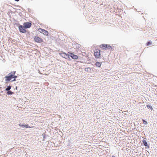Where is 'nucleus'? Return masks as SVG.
<instances>
[{"label": "nucleus", "mask_w": 157, "mask_h": 157, "mask_svg": "<svg viewBox=\"0 0 157 157\" xmlns=\"http://www.w3.org/2000/svg\"><path fill=\"white\" fill-rule=\"evenodd\" d=\"M11 88V86H8V87L6 89V90L9 91V90Z\"/></svg>", "instance_id": "obj_15"}, {"label": "nucleus", "mask_w": 157, "mask_h": 157, "mask_svg": "<svg viewBox=\"0 0 157 157\" xmlns=\"http://www.w3.org/2000/svg\"><path fill=\"white\" fill-rule=\"evenodd\" d=\"M34 40L37 43H40L43 41V39L37 36H35L34 37Z\"/></svg>", "instance_id": "obj_2"}, {"label": "nucleus", "mask_w": 157, "mask_h": 157, "mask_svg": "<svg viewBox=\"0 0 157 157\" xmlns=\"http://www.w3.org/2000/svg\"><path fill=\"white\" fill-rule=\"evenodd\" d=\"M100 47L101 48L103 49H110L111 48V47L109 45L102 44L100 46Z\"/></svg>", "instance_id": "obj_1"}, {"label": "nucleus", "mask_w": 157, "mask_h": 157, "mask_svg": "<svg viewBox=\"0 0 157 157\" xmlns=\"http://www.w3.org/2000/svg\"><path fill=\"white\" fill-rule=\"evenodd\" d=\"M19 29L20 32L22 33H25L26 32V31L25 29V28L24 27V26L20 25L19 27Z\"/></svg>", "instance_id": "obj_5"}, {"label": "nucleus", "mask_w": 157, "mask_h": 157, "mask_svg": "<svg viewBox=\"0 0 157 157\" xmlns=\"http://www.w3.org/2000/svg\"><path fill=\"white\" fill-rule=\"evenodd\" d=\"M7 94L8 95H10V94H13V92H12V91H8L7 93Z\"/></svg>", "instance_id": "obj_12"}, {"label": "nucleus", "mask_w": 157, "mask_h": 157, "mask_svg": "<svg viewBox=\"0 0 157 157\" xmlns=\"http://www.w3.org/2000/svg\"><path fill=\"white\" fill-rule=\"evenodd\" d=\"M143 142L144 144V145L145 146H147V142L145 140H143Z\"/></svg>", "instance_id": "obj_16"}, {"label": "nucleus", "mask_w": 157, "mask_h": 157, "mask_svg": "<svg viewBox=\"0 0 157 157\" xmlns=\"http://www.w3.org/2000/svg\"><path fill=\"white\" fill-rule=\"evenodd\" d=\"M142 121H143V123L144 124H147V121H146L144 120H143Z\"/></svg>", "instance_id": "obj_17"}, {"label": "nucleus", "mask_w": 157, "mask_h": 157, "mask_svg": "<svg viewBox=\"0 0 157 157\" xmlns=\"http://www.w3.org/2000/svg\"><path fill=\"white\" fill-rule=\"evenodd\" d=\"M19 126H22V127H23L24 126V125H22V124H19Z\"/></svg>", "instance_id": "obj_18"}, {"label": "nucleus", "mask_w": 157, "mask_h": 157, "mask_svg": "<svg viewBox=\"0 0 157 157\" xmlns=\"http://www.w3.org/2000/svg\"><path fill=\"white\" fill-rule=\"evenodd\" d=\"M15 1H17V2H18L19 1V0H15Z\"/></svg>", "instance_id": "obj_20"}, {"label": "nucleus", "mask_w": 157, "mask_h": 157, "mask_svg": "<svg viewBox=\"0 0 157 157\" xmlns=\"http://www.w3.org/2000/svg\"><path fill=\"white\" fill-rule=\"evenodd\" d=\"M152 44V42L151 41H148L146 43V45L147 46L151 45Z\"/></svg>", "instance_id": "obj_13"}, {"label": "nucleus", "mask_w": 157, "mask_h": 157, "mask_svg": "<svg viewBox=\"0 0 157 157\" xmlns=\"http://www.w3.org/2000/svg\"><path fill=\"white\" fill-rule=\"evenodd\" d=\"M59 55L62 56L63 57L65 58V59L67 58V57L68 56V53L67 54L65 53L64 52H61V53H59Z\"/></svg>", "instance_id": "obj_9"}, {"label": "nucleus", "mask_w": 157, "mask_h": 157, "mask_svg": "<svg viewBox=\"0 0 157 157\" xmlns=\"http://www.w3.org/2000/svg\"><path fill=\"white\" fill-rule=\"evenodd\" d=\"M16 73L15 71H13L12 72H11L12 75L13 76H12V78H16L17 77V76L14 75Z\"/></svg>", "instance_id": "obj_10"}, {"label": "nucleus", "mask_w": 157, "mask_h": 157, "mask_svg": "<svg viewBox=\"0 0 157 157\" xmlns=\"http://www.w3.org/2000/svg\"><path fill=\"white\" fill-rule=\"evenodd\" d=\"M24 126L26 128H33L34 127L33 126H32V127H30L29 126L28 124L25 125H24Z\"/></svg>", "instance_id": "obj_14"}, {"label": "nucleus", "mask_w": 157, "mask_h": 157, "mask_svg": "<svg viewBox=\"0 0 157 157\" xmlns=\"http://www.w3.org/2000/svg\"><path fill=\"white\" fill-rule=\"evenodd\" d=\"M38 30H39V31L40 32V33L43 34L44 35H46V36L48 35V32L47 31L45 30L44 29H41L40 28L38 29Z\"/></svg>", "instance_id": "obj_6"}, {"label": "nucleus", "mask_w": 157, "mask_h": 157, "mask_svg": "<svg viewBox=\"0 0 157 157\" xmlns=\"http://www.w3.org/2000/svg\"><path fill=\"white\" fill-rule=\"evenodd\" d=\"M101 63L99 62H96L95 63V65L98 67H100L101 65Z\"/></svg>", "instance_id": "obj_11"}, {"label": "nucleus", "mask_w": 157, "mask_h": 157, "mask_svg": "<svg viewBox=\"0 0 157 157\" xmlns=\"http://www.w3.org/2000/svg\"><path fill=\"white\" fill-rule=\"evenodd\" d=\"M68 56H70L72 59H77L78 58V57L77 56L71 52H68Z\"/></svg>", "instance_id": "obj_3"}, {"label": "nucleus", "mask_w": 157, "mask_h": 157, "mask_svg": "<svg viewBox=\"0 0 157 157\" xmlns=\"http://www.w3.org/2000/svg\"><path fill=\"white\" fill-rule=\"evenodd\" d=\"M100 50H96V51L94 52V56L95 58H98L100 56Z\"/></svg>", "instance_id": "obj_7"}, {"label": "nucleus", "mask_w": 157, "mask_h": 157, "mask_svg": "<svg viewBox=\"0 0 157 157\" xmlns=\"http://www.w3.org/2000/svg\"><path fill=\"white\" fill-rule=\"evenodd\" d=\"M16 81L15 78H14V79L13 80H12V81Z\"/></svg>", "instance_id": "obj_19"}, {"label": "nucleus", "mask_w": 157, "mask_h": 157, "mask_svg": "<svg viewBox=\"0 0 157 157\" xmlns=\"http://www.w3.org/2000/svg\"><path fill=\"white\" fill-rule=\"evenodd\" d=\"M9 76H6L5 77V81L6 82L10 81L12 78V76H13L12 75L11 72L9 74Z\"/></svg>", "instance_id": "obj_4"}, {"label": "nucleus", "mask_w": 157, "mask_h": 157, "mask_svg": "<svg viewBox=\"0 0 157 157\" xmlns=\"http://www.w3.org/2000/svg\"><path fill=\"white\" fill-rule=\"evenodd\" d=\"M31 25V23L29 22H25L24 24V25L25 28H29Z\"/></svg>", "instance_id": "obj_8"}]
</instances>
